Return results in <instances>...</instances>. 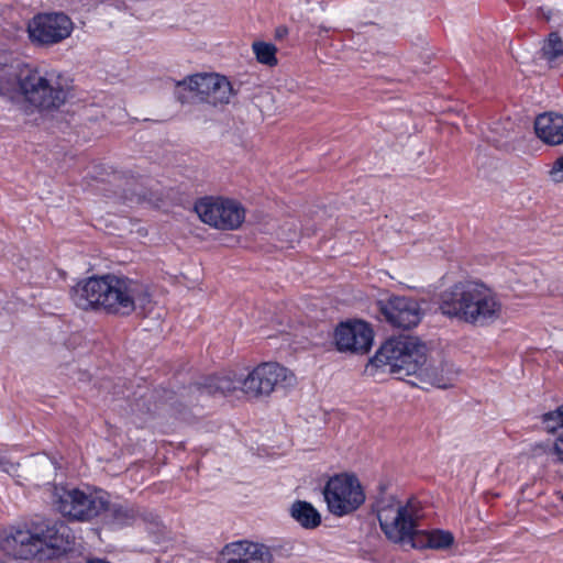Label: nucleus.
<instances>
[{"mask_svg":"<svg viewBox=\"0 0 563 563\" xmlns=\"http://www.w3.org/2000/svg\"><path fill=\"white\" fill-rule=\"evenodd\" d=\"M70 298L82 310H102L109 314L130 316L137 308L146 309L152 297L142 282L107 274L78 282Z\"/></svg>","mask_w":563,"mask_h":563,"instance_id":"7ed1b4c3","label":"nucleus"},{"mask_svg":"<svg viewBox=\"0 0 563 563\" xmlns=\"http://www.w3.org/2000/svg\"><path fill=\"white\" fill-rule=\"evenodd\" d=\"M541 56L549 64L563 56V40L558 32H551L544 40L541 47Z\"/></svg>","mask_w":563,"mask_h":563,"instance_id":"4be33fe9","label":"nucleus"},{"mask_svg":"<svg viewBox=\"0 0 563 563\" xmlns=\"http://www.w3.org/2000/svg\"><path fill=\"white\" fill-rule=\"evenodd\" d=\"M74 536L62 521L33 522L30 529L15 528L0 542V548L10 556L21 560H43L53 554L70 550Z\"/></svg>","mask_w":563,"mask_h":563,"instance_id":"39448f33","label":"nucleus"},{"mask_svg":"<svg viewBox=\"0 0 563 563\" xmlns=\"http://www.w3.org/2000/svg\"><path fill=\"white\" fill-rule=\"evenodd\" d=\"M218 563H273V554L263 543L239 540L224 545Z\"/></svg>","mask_w":563,"mask_h":563,"instance_id":"4468645a","label":"nucleus"},{"mask_svg":"<svg viewBox=\"0 0 563 563\" xmlns=\"http://www.w3.org/2000/svg\"><path fill=\"white\" fill-rule=\"evenodd\" d=\"M490 140H492V142L496 143L497 145H501L500 140H498L496 137H492Z\"/></svg>","mask_w":563,"mask_h":563,"instance_id":"cd10ccee","label":"nucleus"},{"mask_svg":"<svg viewBox=\"0 0 563 563\" xmlns=\"http://www.w3.org/2000/svg\"><path fill=\"white\" fill-rule=\"evenodd\" d=\"M74 22L63 12L38 13L27 24L30 41L36 46L49 47L68 38Z\"/></svg>","mask_w":563,"mask_h":563,"instance_id":"9d476101","label":"nucleus"},{"mask_svg":"<svg viewBox=\"0 0 563 563\" xmlns=\"http://www.w3.org/2000/svg\"><path fill=\"white\" fill-rule=\"evenodd\" d=\"M141 517L140 510L132 505L110 503L104 495V508L98 517L112 529L132 526Z\"/></svg>","mask_w":563,"mask_h":563,"instance_id":"dca6fc26","label":"nucleus"},{"mask_svg":"<svg viewBox=\"0 0 563 563\" xmlns=\"http://www.w3.org/2000/svg\"><path fill=\"white\" fill-rule=\"evenodd\" d=\"M537 136L544 143L558 145L563 143V115L555 112H544L534 120Z\"/></svg>","mask_w":563,"mask_h":563,"instance_id":"a211bd4d","label":"nucleus"},{"mask_svg":"<svg viewBox=\"0 0 563 563\" xmlns=\"http://www.w3.org/2000/svg\"><path fill=\"white\" fill-rule=\"evenodd\" d=\"M195 92L199 99L212 106L229 103L232 96L230 81L217 74H196L177 82V88Z\"/></svg>","mask_w":563,"mask_h":563,"instance_id":"f8f14e48","label":"nucleus"},{"mask_svg":"<svg viewBox=\"0 0 563 563\" xmlns=\"http://www.w3.org/2000/svg\"><path fill=\"white\" fill-rule=\"evenodd\" d=\"M87 563H109V562H106V561L100 560V559H92V560H89Z\"/></svg>","mask_w":563,"mask_h":563,"instance_id":"bb28decb","label":"nucleus"},{"mask_svg":"<svg viewBox=\"0 0 563 563\" xmlns=\"http://www.w3.org/2000/svg\"><path fill=\"white\" fill-rule=\"evenodd\" d=\"M244 377L245 374H238L235 372H230L224 375L209 376L200 384V389L201 393L213 396H229L238 390L244 394Z\"/></svg>","mask_w":563,"mask_h":563,"instance_id":"f3484780","label":"nucleus"},{"mask_svg":"<svg viewBox=\"0 0 563 563\" xmlns=\"http://www.w3.org/2000/svg\"><path fill=\"white\" fill-rule=\"evenodd\" d=\"M368 366L395 375H416L420 380L441 389L453 387L460 374L450 362L431 363L427 345L409 335L388 339L369 360Z\"/></svg>","mask_w":563,"mask_h":563,"instance_id":"f03ea898","label":"nucleus"},{"mask_svg":"<svg viewBox=\"0 0 563 563\" xmlns=\"http://www.w3.org/2000/svg\"><path fill=\"white\" fill-rule=\"evenodd\" d=\"M0 96L23 100L40 111H55L73 97V80L64 73L35 64L0 67Z\"/></svg>","mask_w":563,"mask_h":563,"instance_id":"f257e3e1","label":"nucleus"},{"mask_svg":"<svg viewBox=\"0 0 563 563\" xmlns=\"http://www.w3.org/2000/svg\"><path fill=\"white\" fill-rule=\"evenodd\" d=\"M374 510L383 532L389 540L406 542L413 539L421 517L418 501L409 499L401 504L393 495L382 492L376 498Z\"/></svg>","mask_w":563,"mask_h":563,"instance_id":"423d86ee","label":"nucleus"},{"mask_svg":"<svg viewBox=\"0 0 563 563\" xmlns=\"http://www.w3.org/2000/svg\"><path fill=\"white\" fill-rule=\"evenodd\" d=\"M252 51L260 64L274 67L278 64L277 47L273 43L255 41L252 44Z\"/></svg>","mask_w":563,"mask_h":563,"instance_id":"5701e85b","label":"nucleus"},{"mask_svg":"<svg viewBox=\"0 0 563 563\" xmlns=\"http://www.w3.org/2000/svg\"><path fill=\"white\" fill-rule=\"evenodd\" d=\"M200 220L221 230H235L245 219V210L240 202L222 197H205L195 203Z\"/></svg>","mask_w":563,"mask_h":563,"instance_id":"1a4fd4ad","label":"nucleus"},{"mask_svg":"<svg viewBox=\"0 0 563 563\" xmlns=\"http://www.w3.org/2000/svg\"><path fill=\"white\" fill-rule=\"evenodd\" d=\"M541 421L547 432L554 435L553 452L556 459L563 463V405L543 413Z\"/></svg>","mask_w":563,"mask_h":563,"instance_id":"6ab92c4d","label":"nucleus"},{"mask_svg":"<svg viewBox=\"0 0 563 563\" xmlns=\"http://www.w3.org/2000/svg\"><path fill=\"white\" fill-rule=\"evenodd\" d=\"M285 34H287V29L286 27H278L276 30V36L277 37H283Z\"/></svg>","mask_w":563,"mask_h":563,"instance_id":"393cba45","label":"nucleus"},{"mask_svg":"<svg viewBox=\"0 0 563 563\" xmlns=\"http://www.w3.org/2000/svg\"><path fill=\"white\" fill-rule=\"evenodd\" d=\"M323 497L329 512L336 517L353 514L365 501L358 478L349 473L331 476L323 487Z\"/></svg>","mask_w":563,"mask_h":563,"instance_id":"0eeeda50","label":"nucleus"},{"mask_svg":"<svg viewBox=\"0 0 563 563\" xmlns=\"http://www.w3.org/2000/svg\"><path fill=\"white\" fill-rule=\"evenodd\" d=\"M295 383V375L278 363H262L245 374L243 385L247 396L269 395L276 387H289Z\"/></svg>","mask_w":563,"mask_h":563,"instance_id":"9b49d317","label":"nucleus"},{"mask_svg":"<svg viewBox=\"0 0 563 563\" xmlns=\"http://www.w3.org/2000/svg\"><path fill=\"white\" fill-rule=\"evenodd\" d=\"M334 338L339 351L366 353L373 343V330L364 321L345 322L335 329Z\"/></svg>","mask_w":563,"mask_h":563,"instance_id":"2eb2a0df","label":"nucleus"},{"mask_svg":"<svg viewBox=\"0 0 563 563\" xmlns=\"http://www.w3.org/2000/svg\"><path fill=\"white\" fill-rule=\"evenodd\" d=\"M290 516L306 529H314L321 523L318 510L305 500H297L291 505Z\"/></svg>","mask_w":563,"mask_h":563,"instance_id":"aec40b11","label":"nucleus"},{"mask_svg":"<svg viewBox=\"0 0 563 563\" xmlns=\"http://www.w3.org/2000/svg\"><path fill=\"white\" fill-rule=\"evenodd\" d=\"M377 306L386 321L397 328H413L422 317L420 305L411 297L388 295L377 300Z\"/></svg>","mask_w":563,"mask_h":563,"instance_id":"ddd939ff","label":"nucleus"},{"mask_svg":"<svg viewBox=\"0 0 563 563\" xmlns=\"http://www.w3.org/2000/svg\"><path fill=\"white\" fill-rule=\"evenodd\" d=\"M550 175L553 181L563 183V155L554 162Z\"/></svg>","mask_w":563,"mask_h":563,"instance_id":"b1692460","label":"nucleus"},{"mask_svg":"<svg viewBox=\"0 0 563 563\" xmlns=\"http://www.w3.org/2000/svg\"><path fill=\"white\" fill-rule=\"evenodd\" d=\"M178 100H179L180 102H185V99H184L180 95H178Z\"/></svg>","mask_w":563,"mask_h":563,"instance_id":"c85d7f7f","label":"nucleus"},{"mask_svg":"<svg viewBox=\"0 0 563 563\" xmlns=\"http://www.w3.org/2000/svg\"><path fill=\"white\" fill-rule=\"evenodd\" d=\"M501 309L497 295L479 282L455 283L439 297V310L443 316L473 325L483 327L495 322Z\"/></svg>","mask_w":563,"mask_h":563,"instance_id":"20e7f679","label":"nucleus"},{"mask_svg":"<svg viewBox=\"0 0 563 563\" xmlns=\"http://www.w3.org/2000/svg\"><path fill=\"white\" fill-rule=\"evenodd\" d=\"M286 240H287V242H289V243H291V244H292L295 241H297V233H296V231H294V232H292V234H291V236L287 238Z\"/></svg>","mask_w":563,"mask_h":563,"instance_id":"a878e982","label":"nucleus"},{"mask_svg":"<svg viewBox=\"0 0 563 563\" xmlns=\"http://www.w3.org/2000/svg\"><path fill=\"white\" fill-rule=\"evenodd\" d=\"M53 505L69 520L91 521L98 518L104 508V494L59 486L55 487Z\"/></svg>","mask_w":563,"mask_h":563,"instance_id":"6e6552de","label":"nucleus"},{"mask_svg":"<svg viewBox=\"0 0 563 563\" xmlns=\"http://www.w3.org/2000/svg\"><path fill=\"white\" fill-rule=\"evenodd\" d=\"M423 547L434 550L449 549L453 542L454 537L450 531L434 529L422 534Z\"/></svg>","mask_w":563,"mask_h":563,"instance_id":"412c9836","label":"nucleus"}]
</instances>
